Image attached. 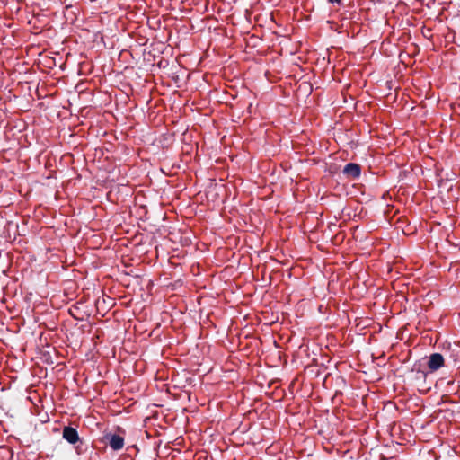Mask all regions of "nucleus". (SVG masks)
Segmentation results:
<instances>
[{
  "label": "nucleus",
  "instance_id": "f257e3e1",
  "mask_svg": "<svg viewBox=\"0 0 460 460\" xmlns=\"http://www.w3.org/2000/svg\"><path fill=\"white\" fill-rule=\"evenodd\" d=\"M62 437L69 444H72V445H76L77 443L83 444V441L80 438L77 430L71 426L64 427L63 431H62Z\"/></svg>",
  "mask_w": 460,
  "mask_h": 460
},
{
  "label": "nucleus",
  "instance_id": "f03ea898",
  "mask_svg": "<svg viewBox=\"0 0 460 460\" xmlns=\"http://www.w3.org/2000/svg\"><path fill=\"white\" fill-rule=\"evenodd\" d=\"M103 439L115 451H119L124 447V438L119 435L108 433Z\"/></svg>",
  "mask_w": 460,
  "mask_h": 460
},
{
  "label": "nucleus",
  "instance_id": "7ed1b4c3",
  "mask_svg": "<svg viewBox=\"0 0 460 460\" xmlns=\"http://www.w3.org/2000/svg\"><path fill=\"white\" fill-rule=\"evenodd\" d=\"M342 173L347 179H358L361 173V166L355 163L347 164L342 170Z\"/></svg>",
  "mask_w": 460,
  "mask_h": 460
},
{
  "label": "nucleus",
  "instance_id": "20e7f679",
  "mask_svg": "<svg viewBox=\"0 0 460 460\" xmlns=\"http://www.w3.org/2000/svg\"><path fill=\"white\" fill-rule=\"evenodd\" d=\"M444 363V357L440 353H433L429 358L428 367L431 372H434L441 368Z\"/></svg>",
  "mask_w": 460,
  "mask_h": 460
},
{
  "label": "nucleus",
  "instance_id": "39448f33",
  "mask_svg": "<svg viewBox=\"0 0 460 460\" xmlns=\"http://www.w3.org/2000/svg\"><path fill=\"white\" fill-rule=\"evenodd\" d=\"M82 446H83V444H81V443H78V445L75 446V450H76L77 454H81L83 452Z\"/></svg>",
  "mask_w": 460,
  "mask_h": 460
},
{
  "label": "nucleus",
  "instance_id": "423d86ee",
  "mask_svg": "<svg viewBox=\"0 0 460 460\" xmlns=\"http://www.w3.org/2000/svg\"><path fill=\"white\" fill-rule=\"evenodd\" d=\"M342 1L343 0H328L329 3L337 4H341Z\"/></svg>",
  "mask_w": 460,
  "mask_h": 460
},
{
  "label": "nucleus",
  "instance_id": "0eeeda50",
  "mask_svg": "<svg viewBox=\"0 0 460 460\" xmlns=\"http://www.w3.org/2000/svg\"><path fill=\"white\" fill-rule=\"evenodd\" d=\"M420 377H426V374L424 372H419Z\"/></svg>",
  "mask_w": 460,
  "mask_h": 460
}]
</instances>
